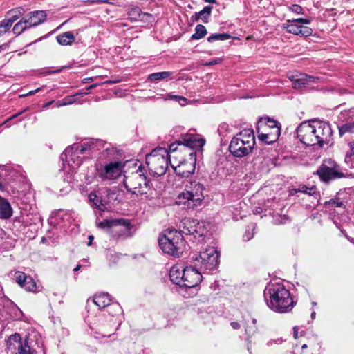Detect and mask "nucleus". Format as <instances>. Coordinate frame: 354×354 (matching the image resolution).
I'll list each match as a JSON object with an SVG mask.
<instances>
[{"instance_id": "nucleus-1", "label": "nucleus", "mask_w": 354, "mask_h": 354, "mask_svg": "<svg viewBox=\"0 0 354 354\" xmlns=\"http://www.w3.org/2000/svg\"><path fill=\"white\" fill-rule=\"evenodd\" d=\"M104 145L102 140L86 139L66 147L60 158L70 168L75 169L81 165L83 160L94 157Z\"/></svg>"}, {"instance_id": "nucleus-2", "label": "nucleus", "mask_w": 354, "mask_h": 354, "mask_svg": "<svg viewBox=\"0 0 354 354\" xmlns=\"http://www.w3.org/2000/svg\"><path fill=\"white\" fill-rule=\"evenodd\" d=\"M268 306L280 313L289 312L294 306L290 293L281 283H270L264 290Z\"/></svg>"}, {"instance_id": "nucleus-3", "label": "nucleus", "mask_w": 354, "mask_h": 354, "mask_svg": "<svg viewBox=\"0 0 354 354\" xmlns=\"http://www.w3.org/2000/svg\"><path fill=\"white\" fill-rule=\"evenodd\" d=\"M123 184L129 193L137 196H144L149 198L153 190L151 180L143 172L141 167L129 175H124Z\"/></svg>"}, {"instance_id": "nucleus-4", "label": "nucleus", "mask_w": 354, "mask_h": 354, "mask_svg": "<svg viewBox=\"0 0 354 354\" xmlns=\"http://www.w3.org/2000/svg\"><path fill=\"white\" fill-rule=\"evenodd\" d=\"M204 185L196 180L190 181L185 185L184 190L180 192L176 203L183 209H194L202 205L204 200Z\"/></svg>"}, {"instance_id": "nucleus-5", "label": "nucleus", "mask_w": 354, "mask_h": 354, "mask_svg": "<svg viewBox=\"0 0 354 354\" xmlns=\"http://www.w3.org/2000/svg\"><path fill=\"white\" fill-rule=\"evenodd\" d=\"M255 145V137L252 129H244L231 140L228 150L235 158H242L250 155Z\"/></svg>"}, {"instance_id": "nucleus-6", "label": "nucleus", "mask_w": 354, "mask_h": 354, "mask_svg": "<svg viewBox=\"0 0 354 354\" xmlns=\"http://www.w3.org/2000/svg\"><path fill=\"white\" fill-rule=\"evenodd\" d=\"M158 243L164 253L175 257H180L187 249L183 235L175 230L165 231L160 235Z\"/></svg>"}, {"instance_id": "nucleus-7", "label": "nucleus", "mask_w": 354, "mask_h": 354, "mask_svg": "<svg viewBox=\"0 0 354 354\" xmlns=\"http://www.w3.org/2000/svg\"><path fill=\"white\" fill-rule=\"evenodd\" d=\"M169 161V151L163 147L156 148L145 158L150 174L157 176L166 173Z\"/></svg>"}, {"instance_id": "nucleus-8", "label": "nucleus", "mask_w": 354, "mask_h": 354, "mask_svg": "<svg viewBox=\"0 0 354 354\" xmlns=\"http://www.w3.org/2000/svg\"><path fill=\"white\" fill-rule=\"evenodd\" d=\"M190 259L196 268L211 272L218 265L219 252L216 248L209 246L199 254H194Z\"/></svg>"}, {"instance_id": "nucleus-9", "label": "nucleus", "mask_w": 354, "mask_h": 354, "mask_svg": "<svg viewBox=\"0 0 354 354\" xmlns=\"http://www.w3.org/2000/svg\"><path fill=\"white\" fill-rule=\"evenodd\" d=\"M207 224L204 221H198L190 218H184L179 224V233L186 236H193L192 241L201 242L208 233Z\"/></svg>"}, {"instance_id": "nucleus-10", "label": "nucleus", "mask_w": 354, "mask_h": 354, "mask_svg": "<svg viewBox=\"0 0 354 354\" xmlns=\"http://www.w3.org/2000/svg\"><path fill=\"white\" fill-rule=\"evenodd\" d=\"M97 227L105 229L115 239L125 237L131 230L130 223L126 219H105L97 223Z\"/></svg>"}, {"instance_id": "nucleus-11", "label": "nucleus", "mask_w": 354, "mask_h": 354, "mask_svg": "<svg viewBox=\"0 0 354 354\" xmlns=\"http://www.w3.org/2000/svg\"><path fill=\"white\" fill-rule=\"evenodd\" d=\"M324 182L345 177L340 166L331 158L324 160L315 172Z\"/></svg>"}, {"instance_id": "nucleus-12", "label": "nucleus", "mask_w": 354, "mask_h": 354, "mask_svg": "<svg viewBox=\"0 0 354 354\" xmlns=\"http://www.w3.org/2000/svg\"><path fill=\"white\" fill-rule=\"evenodd\" d=\"M303 122L296 129L297 138L301 143L307 146L316 145L317 138L315 136V121Z\"/></svg>"}, {"instance_id": "nucleus-13", "label": "nucleus", "mask_w": 354, "mask_h": 354, "mask_svg": "<svg viewBox=\"0 0 354 354\" xmlns=\"http://www.w3.org/2000/svg\"><path fill=\"white\" fill-rule=\"evenodd\" d=\"M315 136L316 145L320 147H323L325 144L330 145L333 140V131L329 122L315 121Z\"/></svg>"}, {"instance_id": "nucleus-14", "label": "nucleus", "mask_w": 354, "mask_h": 354, "mask_svg": "<svg viewBox=\"0 0 354 354\" xmlns=\"http://www.w3.org/2000/svg\"><path fill=\"white\" fill-rule=\"evenodd\" d=\"M123 164L121 161L115 160L105 164L98 170L100 178L103 180H113L120 176Z\"/></svg>"}, {"instance_id": "nucleus-15", "label": "nucleus", "mask_w": 354, "mask_h": 354, "mask_svg": "<svg viewBox=\"0 0 354 354\" xmlns=\"http://www.w3.org/2000/svg\"><path fill=\"white\" fill-rule=\"evenodd\" d=\"M183 288H192L197 286L202 281L201 270L193 266L183 269Z\"/></svg>"}, {"instance_id": "nucleus-16", "label": "nucleus", "mask_w": 354, "mask_h": 354, "mask_svg": "<svg viewBox=\"0 0 354 354\" xmlns=\"http://www.w3.org/2000/svg\"><path fill=\"white\" fill-rule=\"evenodd\" d=\"M189 156V162L188 160L180 162L178 166L174 167V171L177 176L182 178H188L194 174L196 161V151H191Z\"/></svg>"}, {"instance_id": "nucleus-17", "label": "nucleus", "mask_w": 354, "mask_h": 354, "mask_svg": "<svg viewBox=\"0 0 354 354\" xmlns=\"http://www.w3.org/2000/svg\"><path fill=\"white\" fill-rule=\"evenodd\" d=\"M14 277L16 283L25 290L32 292L39 291L36 282L31 276L21 271H16Z\"/></svg>"}, {"instance_id": "nucleus-18", "label": "nucleus", "mask_w": 354, "mask_h": 354, "mask_svg": "<svg viewBox=\"0 0 354 354\" xmlns=\"http://www.w3.org/2000/svg\"><path fill=\"white\" fill-rule=\"evenodd\" d=\"M290 80L292 82V88L300 90L313 84L319 82L320 78L317 77L310 76L305 73L292 75Z\"/></svg>"}, {"instance_id": "nucleus-19", "label": "nucleus", "mask_w": 354, "mask_h": 354, "mask_svg": "<svg viewBox=\"0 0 354 354\" xmlns=\"http://www.w3.org/2000/svg\"><path fill=\"white\" fill-rule=\"evenodd\" d=\"M256 129L259 140L268 145L275 142L281 135L279 128H274L272 130L258 129V127H256Z\"/></svg>"}, {"instance_id": "nucleus-20", "label": "nucleus", "mask_w": 354, "mask_h": 354, "mask_svg": "<svg viewBox=\"0 0 354 354\" xmlns=\"http://www.w3.org/2000/svg\"><path fill=\"white\" fill-rule=\"evenodd\" d=\"M14 343L17 344L15 354H33V351L28 345L27 339L22 341L19 334L15 333L9 337V345L11 346Z\"/></svg>"}, {"instance_id": "nucleus-21", "label": "nucleus", "mask_w": 354, "mask_h": 354, "mask_svg": "<svg viewBox=\"0 0 354 354\" xmlns=\"http://www.w3.org/2000/svg\"><path fill=\"white\" fill-rule=\"evenodd\" d=\"M283 28H285L288 33L300 37H306L313 34V29L311 28L293 23L283 24Z\"/></svg>"}, {"instance_id": "nucleus-22", "label": "nucleus", "mask_w": 354, "mask_h": 354, "mask_svg": "<svg viewBox=\"0 0 354 354\" xmlns=\"http://www.w3.org/2000/svg\"><path fill=\"white\" fill-rule=\"evenodd\" d=\"M25 10L22 7H17L8 10L5 15L4 19L12 26L13 23L20 18H22Z\"/></svg>"}, {"instance_id": "nucleus-23", "label": "nucleus", "mask_w": 354, "mask_h": 354, "mask_svg": "<svg viewBox=\"0 0 354 354\" xmlns=\"http://www.w3.org/2000/svg\"><path fill=\"white\" fill-rule=\"evenodd\" d=\"M205 142V140L203 138H196L193 136H189L183 142H178V144H183L184 147H187L194 151V149L202 148Z\"/></svg>"}, {"instance_id": "nucleus-24", "label": "nucleus", "mask_w": 354, "mask_h": 354, "mask_svg": "<svg viewBox=\"0 0 354 354\" xmlns=\"http://www.w3.org/2000/svg\"><path fill=\"white\" fill-rule=\"evenodd\" d=\"M258 129H265L267 130H272L274 128H279L281 129V124L270 118V117L261 118L257 124Z\"/></svg>"}, {"instance_id": "nucleus-25", "label": "nucleus", "mask_w": 354, "mask_h": 354, "mask_svg": "<svg viewBox=\"0 0 354 354\" xmlns=\"http://www.w3.org/2000/svg\"><path fill=\"white\" fill-rule=\"evenodd\" d=\"M169 277L171 282L183 287V269L178 266H174L170 270Z\"/></svg>"}, {"instance_id": "nucleus-26", "label": "nucleus", "mask_w": 354, "mask_h": 354, "mask_svg": "<svg viewBox=\"0 0 354 354\" xmlns=\"http://www.w3.org/2000/svg\"><path fill=\"white\" fill-rule=\"evenodd\" d=\"M12 215V209L10 203L0 196V218L8 219Z\"/></svg>"}, {"instance_id": "nucleus-27", "label": "nucleus", "mask_w": 354, "mask_h": 354, "mask_svg": "<svg viewBox=\"0 0 354 354\" xmlns=\"http://www.w3.org/2000/svg\"><path fill=\"white\" fill-rule=\"evenodd\" d=\"M298 192L312 196L316 199L319 197V192L317 191V189L315 187H308L305 185H299L297 188H293L291 190L290 194H294Z\"/></svg>"}, {"instance_id": "nucleus-28", "label": "nucleus", "mask_w": 354, "mask_h": 354, "mask_svg": "<svg viewBox=\"0 0 354 354\" xmlns=\"http://www.w3.org/2000/svg\"><path fill=\"white\" fill-rule=\"evenodd\" d=\"M213 8L211 6H206L203 9L198 12H195L194 17V21L201 20L203 23H208Z\"/></svg>"}, {"instance_id": "nucleus-29", "label": "nucleus", "mask_w": 354, "mask_h": 354, "mask_svg": "<svg viewBox=\"0 0 354 354\" xmlns=\"http://www.w3.org/2000/svg\"><path fill=\"white\" fill-rule=\"evenodd\" d=\"M111 297L109 294L102 292L96 295L93 299L94 303L100 308H104L111 304Z\"/></svg>"}, {"instance_id": "nucleus-30", "label": "nucleus", "mask_w": 354, "mask_h": 354, "mask_svg": "<svg viewBox=\"0 0 354 354\" xmlns=\"http://www.w3.org/2000/svg\"><path fill=\"white\" fill-rule=\"evenodd\" d=\"M56 40L59 45L69 46L75 41V37L72 32H65L56 37Z\"/></svg>"}, {"instance_id": "nucleus-31", "label": "nucleus", "mask_w": 354, "mask_h": 354, "mask_svg": "<svg viewBox=\"0 0 354 354\" xmlns=\"http://www.w3.org/2000/svg\"><path fill=\"white\" fill-rule=\"evenodd\" d=\"M88 200L92 202L95 207L100 210L104 211L106 209V201L102 198L101 196L97 195L95 193L91 192L88 194Z\"/></svg>"}, {"instance_id": "nucleus-32", "label": "nucleus", "mask_w": 354, "mask_h": 354, "mask_svg": "<svg viewBox=\"0 0 354 354\" xmlns=\"http://www.w3.org/2000/svg\"><path fill=\"white\" fill-rule=\"evenodd\" d=\"M28 16L32 19L33 25L35 26L44 23L46 19V13L43 10H36L30 12L28 14Z\"/></svg>"}, {"instance_id": "nucleus-33", "label": "nucleus", "mask_w": 354, "mask_h": 354, "mask_svg": "<svg viewBox=\"0 0 354 354\" xmlns=\"http://www.w3.org/2000/svg\"><path fill=\"white\" fill-rule=\"evenodd\" d=\"M4 179H6V187L7 188V185L11 183H15L17 181H20V179L21 178V175L19 174V171H16L15 169H10L8 170L6 169V174H4Z\"/></svg>"}, {"instance_id": "nucleus-34", "label": "nucleus", "mask_w": 354, "mask_h": 354, "mask_svg": "<svg viewBox=\"0 0 354 354\" xmlns=\"http://www.w3.org/2000/svg\"><path fill=\"white\" fill-rule=\"evenodd\" d=\"M172 75V72L162 71L153 73L148 75L147 80L151 82H156L169 78Z\"/></svg>"}, {"instance_id": "nucleus-35", "label": "nucleus", "mask_w": 354, "mask_h": 354, "mask_svg": "<svg viewBox=\"0 0 354 354\" xmlns=\"http://www.w3.org/2000/svg\"><path fill=\"white\" fill-rule=\"evenodd\" d=\"M206 34V28L202 24H198L195 28V32L192 35L191 39L192 40L200 39L203 38Z\"/></svg>"}, {"instance_id": "nucleus-36", "label": "nucleus", "mask_w": 354, "mask_h": 354, "mask_svg": "<svg viewBox=\"0 0 354 354\" xmlns=\"http://www.w3.org/2000/svg\"><path fill=\"white\" fill-rule=\"evenodd\" d=\"M107 311L112 317L119 315L122 309L118 303H111L107 307Z\"/></svg>"}, {"instance_id": "nucleus-37", "label": "nucleus", "mask_w": 354, "mask_h": 354, "mask_svg": "<svg viewBox=\"0 0 354 354\" xmlns=\"http://www.w3.org/2000/svg\"><path fill=\"white\" fill-rule=\"evenodd\" d=\"M350 153L345 157V162L351 168H354V142L349 143Z\"/></svg>"}, {"instance_id": "nucleus-38", "label": "nucleus", "mask_w": 354, "mask_h": 354, "mask_svg": "<svg viewBox=\"0 0 354 354\" xmlns=\"http://www.w3.org/2000/svg\"><path fill=\"white\" fill-rule=\"evenodd\" d=\"M339 134L342 137L346 133H354V122H347L338 127Z\"/></svg>"}, {"instance_id": "nucleus-39", "label": "nucleus", "mask_w": 354, "mask_h": 354, "mask_svg": "<svg viewBox=\"0 0 354 354\" xmlns=\"http://www.w3.org/2000/svg\"><path fill=\"white\" fill-rule=\"evenodd\" d=\"M232 37V36L228 33H215L212 34L209 37H207V41L209 42H214L217 40H227Z\"/></svg>"}, {"instance_id": "nucleus-40", "label": "nucleus", "mask_w": 354, "mask_h": 354, "mask_svg": "<svg viewBox=\"0 0 354 354\" xmlns=\"http://www.w3.org/2000/svg\"><path fill=\"white\" fill-rule=\"evenodd\" d=\"M77 95H81L80 93L76 94ZM75 95H68L65 97L62 100H58L55 102V106L57 107H60L63 106L70 105L72 104L75 102Z\"/></svg>"}, {"instance_id": "nucleus-41", "label": "nucleus", "mask_w": 354, "mask_h": 354, "mask_svg": "<svg viewBox=\"0 0 354 354\" xmlns=\"http://www.w3.org/2000/svg\"><path fill=\"white\" fill-rule=\"evenodd\" d=\"M343 205V203L340 201L339 198L330 199L324 203L325 207L329 211L333 209L335 207H342Z\"/></svg>"}, {"instance_id": "nucleus-42", "label": "nucleus", "mask_w": 354, "mask_h": 354, "mask_svg": "<svg viewBox=\"0 0 354 354\" xmlns=\"http://www.w3.org/2000/svg\"><path fill=\"white\" fill-rule=\"evenodd\" d=\"M256 228V224L252 223L246 227L245 234L243 236V241H248L254 236V231Z\"/></svg>"}, {"instance_id": "nucleus-43", "label": "nucleus", "mask_w": 354, "mask_h": 354, "mask_svg": "<svg viewBox=\"0 0 354 354\" xmlns=\"http://www.w3.org/2000/svg\"><path fill=\"white\" fill-rule=\"evenodd\" d=\"M231 131L229 124L225 122L221 123L218 127L217 132L221 138H225Z\"/></svg>"}, {"instance_id": "nucleus-44", "label": "nucleus", "mask_w": 354, "mask_h": 354, "mask_svg": "<svg viewBox=\"0 0 354 354\" xmlns=\"http://www.w3.org/2000/svg\"><path fill=\"white\" fill-rule=\"evenodd\" d=\"M26 30H28L27 27H26L24 25L21 20H19L17 23H16L14 25L12 28V32L17 36H19L21 35L24 32H25Z\"/></svg>"}, {"instance_id": "nucleus-45", "label": "nucleus", "mask_w": 354, "mask_h": 354, "mask_svg": "<svg viewBox=\"0 0 354 354\" xmlns=\"http://www.w3.org/2000/svg\"><path fill=\"white\" fill-rule=\"evenodd\" d=\"M4 174H6V169L4 167H0V191L8 192L6 187V179H4Z\"/></svg>"}, {"instance_id": "nucleus-46", "label": "nucleus", "mask_w": 354, "mask_h": 354, "mask_svg": "<svg viewBox=\"0 0 354 354\" xmlns=\"http://www.w3.org/2000/svg\"><path fill=\"white\" fill-rule=\"evenodd\" d=\"M128 14L131 18L136 19L137 17L140 16L141 10L140 8H138L137 6H134V7H132L130 8Z\"/></svg>"}, {"instance_id": "nucleus-47", "label": "nucleus", "mask_w": 354, "mask_h": 354, "mask_svg": "<svg viewBox=\"0 0 354 354\" xmlns=\"http://www.w3.org/2000/svg\"><path fill=\"white\" fill-rule=\"evenodd\" d=\"M11 26L7 23V21L3 19L0 21V36H2L5 33L8 32Z\"/></svg>"}, {"instance_id": "nucleus-48", "label": "nucleus", "mask_w": 354, "mask_h": 354, "mask_svg": "<svg viewBox=\"0 0 354 354\" xmlns=\"http://www.w3.org/2000/svg\"><path fill=\"white\" fill-rule=\"evenodd\" d=\"M20 20L24 24V25L26 27H27V29H29L32 27H35V26L33 25L32 19H30V17L28 16V15L25 17L21 18Z\"/></svg>"}, {"instance_id": "nucleus-49", "label": "nucleus", "mask_w": 354, "mask_h": 354, "mask_svg": "<svg viewBox=\"0 0 354 354\" xmlns=\"http://www.w3.org/2000/svg\"><path fill=\"white\" fill-rule=\"evenodd\" d=\"M287 23H293V24H310L311 23L310 19H306V18H298V19H294L292 20H288Z\"/></svg>"}, {"instance_id": "nucleus-50", "label": "nucleus", "mask_w": 354, "mask_h": 354, "mask_svg": "<svg viewBox=\"0 0 354 354\" xmlns=\"http://www.w3.org/2000/svg\"><path fill=\"white\" fill-rule=\"evenodd\" d=\"M116 150L115 148H106L102 152V156L107 158H111L115 156Z\"/></svg>"}, {"instance_id": "nucleus-51", "label": "nucleus", "mask_w": 354, "mask_h": 354, "mask_svg": "<svg viewBox=\"0 0 354 354\" xmlns=\"http://www.w3.org/2000/svg\"><path fill=\"white\" fill-rule=\"evenodd\" d=\"M288 10L296 14H302L303 8L301 6L297 4H292L288 7Z\"/></svg>"}, {"instance_id": "nucleus-52", "label": "nucleus", "mask_w": 354, "mask_h": 354, "mask_svg": "<svg viewBox=\"0 0 354 354\" xmlns=\"http://www.w3.org/2000/svg\"><path fill=\"white\" fill-rule=\"evenodd\" d=\"M165 100H174L178 101L179 102H180V101L185 102L186 100V98L179 96V95H175L169 93L166 95Z\"/></svg>"}, {"instance_id": "nucleus-53", "label": "nucleus", "mask_w": 354, "mask_h": 354, "mask_svg": "<svg viewBox=\"0 0 354 354\" xmlns=\"http://www.w3.org/2000/svg\"><path fill=\"white\" fill-rule=\"evenodd\" d=\"M28 109V108H26V109H23L22 111H21L18 112L17 113H16V114H15V115H12V116L9 118V120H12V119H13V118H17V117H18V116L21 115V114H23L24 112H26Z\"/></svg>"}, {"instance_id": "nucleus-54", "label": "nucleus", "mask_w": 354, "mask_h": 354, "mask_svg": "<svg viewBox=\"0 0 354 354\" xmlns=\"http://www.w3.org/2000/svg\"><path fill=\"white\" fill-rule=\"evenodd\" d=\"M64 67H62L59 69H57L54 71H50V70H48L46 71V72H44V74H46V75H50V74H53V73H60L61 71H62Z\"/></svg>"}, {"instance_id": "nucleus-55", "label": "nucleus", "mask_w": 354, "mask_h": 354, "mask_svg": "<svg viewBox=\"0 0 354 354\" xmlns=\"http://www.w3.org/2000/svg\"><path fill=\"white\" fill-rule=\"evenodd\" d=\"M230 325H231V326L232 327V328H233V329H234V330L239 329V328H240V327H241V326H240L239 323V322H232L230 323Z\"/></svg>"}, {"instance_id": "nucleus-56", "label": "nucleus", "mask_w": 354, "mask_h": 354, "mask_svg": "<svg viewBox=\"0 0 354 354\" xmlns=\"http://www.w3.org/2000/svg\"><path fill=\"white\" fill-rule=\"evenodd\" d=\"M176 149H177V147H176V144L173 143V144L170 145L169 150L168 151H169V153L170 151H175L176 150Z\"/></svg>"}, {"instance_id": "nucleus-57", "label": "nucleus", "mask_w": 354, "mask_h": 354, "mask_svg": "<svg viewBox=\"0 0 354 354\" xmlns=\"http://www.w3.org/2000/svg\"><path fill=\"white\" fill-rule=\"evenodd\" d=\"M55 102L54 100H52L50 102H46L43 105L44 109L48 108L53 103Z\"/></svg>"}, {"instance_id": "nucleus-58", "label": "nucleus", "mask_w": 354, "mask_h": 354, "mask_svg": "<svg viewBox=\"0 0 354 354\" xmlns=\"http://www.w3.org/2000/svg\"><path fill=\"white\" fill-rule=\"evenodd\" d=\"M40 90H41V88H37V89H36V90H34V91H30V92L27 94V95H33V94H35V93H37V92H38L39 91H40Z\"/></svg>"}, {"instance_id": "nucleus-59", "label": "nucleus", "mask_w": 354, "mask_h": 354, "mask_svg": "<svg viewBox=\"0 0 354 354\" xmlns=\"http://www.w3.org/2000/svg\"><path fill=\"white\" fill-rule=\"evenodd\" d=\"M245 333L247 334L248 337L250 338V336H251V334H252V330H250L248 328H245Z\"/></svg>"}, {"instance_id": "nucleus-60", "label": "nucleus", "mask_w": 354, "mask_h": 354, "mask_svg": "<svg viewBox=\"0 0 354 354\" xmlns=\"http://www.w3.org/2000/svg\"><path fill=\"white\" fill-rule=\"evenodd\" d=\"M262 212V208L261 207H257L254 212V214H261Z\"/></svg>"}, {"instance_id": "nucleus-61", "label": "nucleus", "mask_w": 354, "mask_h": 354, "mask_svg": "<svg viewBox=\"0 0 354 354\" xmlns=\"http://www.w3.org/2000/svg\"><path fill=\"white\" fill-rule=\"evenodd\" d=\"M88 239H89V241L88 243V245H91V243L93 240V236L92 235H89L88 236Z\"/></svg>"}, {"instance_id": "nucleus-62", "label": "nucleus", "mask_w": 354, "mask_h": 354, "mask_svg": "<svg viewBox=\"0 0 354 354\" xmlns=\"http://www.w3.org/2000/svg\"><path fill=\"white\" fill-rule=\"evenodd\" d=\"M205 3H216L217 1L216 0H203Z\"/></svg>"}, {"instance_id": "nucleus-63", "label": "nucleus", "mask_w": 354, "mask_h": 354, "mask_svg": "<svg viewBox=\"0 0 354 354\" xmlns=\"http://www.w3.org/2000/svg\"><path fill=\"white\" fill-rule=\"evenodd\" d=\"M293 329H294V337L295 338H297V327L295 326Z\"/></svg>"}, {"instance_id": "nucleus-64", "label": "nucleus", "mask_w": 354, "mask_h": 354, "mask_svg": "<svg viewBox=\"0 0 354 354\" xmlns=\"http://www.w3.org/2000/svg\"><path fill=\"white\" fill-rule=\"evenodd\" d=\"M8 46V44H4L3 45H0V49H5Z\"/></svg>"}]
</instances>
